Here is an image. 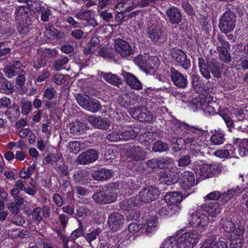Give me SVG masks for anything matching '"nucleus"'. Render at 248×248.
<instances>
[{
    "label": "nucleus",
    "instance_id": "nucleus-1",
    "mask_svg": "<svg viewBox=\"0 0 248 248\" xmlns=\"http://www.w3.org/2000/svg\"><path fill=\"white\" fill-rule=\"evenodd\" d=\"M199 235L196 231L185 232L177 239L172 237L166 239L161 248H192L198 242Z\"/></svg>",
    "mask_w": 248,
    "mask_h": 248
},
{
    "label": "nucleus",
    "instance_id": "nucleus-2",
    "mask_svg": "<svg viewBox=\"0 0 248 248\" xmlns=\"http://www.w3.org/2000/svg\"><path fill=\"white\" fill-rule=\"evenodd\" d=\"M181 201V196L177 192L166 194L159 203L158 214L162 216H165L169 214L170 209H178V205L176 203L180 202Z\"/></svg>",
    "mask_w": 248,
    "mask_h": 248
},
{
    "label": "nucleus",
    "instance_id": "nucleus-3",
    "mask_svg": "<svg viewBox=\"0 0 248 248\" xmlns=\"http://www.w3.org/2000/svg\"><path fill=\"white\" fill-rule=\"evenodd\" d=\"M198 66L201 75L207 79L211 78L210 72L216 78H218L221 76V71L217 63L208 64L207 61L201 57L198 58Z\"/></svg>",
    "mask_w": 248,
    "mask_h": 248
},
{
    "label": "nucleus",
    "instance_id": "nucleus-4",
    "mask_svg": "<svg viewBox=\"0 0 248 248\" xmlns=\"http://www.w3.org/2000/svg\"><path fill=\"white\" fill-rule=\"evenodd\" d=\"M236 22V16L232 11H228L221 16L219 21V28L222 32L227 34L234 29Z\"/></svg>",
    "mask_w": 248,
    "mask_h": 248
},
{
    "label": "nucleus",
    "instance_id": "nucleus-5",
    "mask_svg": "<svg viewBox=\"0 0 248 248\" xmlns=\"http://www.w3.org/2000/svg\"><path fill=\"white\" fill-rule=\"evenodd\" d=\"M159 195L158 188L152 186H149L142 188L139 193V200L143 203H150L155 200Z\"/></svg>",
    "mask_w": 248,
    "mask_h": 248
},
{
    "label": "nucleus",
    "instance_id": "nucleus-6",
    "mask_svg": "<svg viewBox=\"0 0 248 248\" xmlns=\"http://www.w3.org/2000/svg\"><path fill=\"white\" fill-rule=\"evenodd\" d=\"M172 59L185 70L188 69L191 65L190 60L187 59L184 51L180 49H172L170 53Z\"/></svg>",
    "mask_w": 248,
    "mask_h": 248
},
{
    "label": "nucleus",
    "instance_id": "nucleus-7",
    "mask_svg": "<svg viewBox=\"0 0 248 248\" xmlns=\"http://www.w3.org/2000/svg\"><path fill=\"white\" fill-rule=\"evenodd\" d=\"M169 75L174 85L178 88L185 89L187 87L188 83L187 76L184 75L175 68L170 67Z\"/></svg>",
    "mask_w": 248,
    "mask_h": 248
},
{
    "label": "nucleus",
    "instance_id": "nucleus-8",
    "mask_svg": "<svg viewBox=\"0 0 248 248\" xmlns=\"http://www.w3.org/2000/svg\"><path fill=\"white\" fill-rule=\"evenodd\" d=\"M93 200L97 203L109 204L115 201V197L108 189H102L95 192L92 196Z\"/></svg>",
    "mask_w": 248,
    "mask_h": 248
},
{
    "label": "nucleus",
    "instance_id": "nucleus-9",
    "mask_svg": "<svg viewBox=\"0 0 248 248\" xmlns=\"http://www.w3.org/2000/svg\"><path fill=\"white\" fill-rule=\"evenodd\" d=\"M153 61L155 62L154 65H157L158 64L159 61L157 57H153L150 58L149 57H146L140 55L136 59L137 64L141 70L146 73H149L151 70L154 69V66L152 65Z\"/></svg>",
    "mask_w": 248,
    "mask_h": 248
},
{
    "label": "nucleus",
    "instance_id": "nucleus-10",
    "mask_svg": "<svg viewBox=\"0 0 248 248\" xmlns=\"http://www.w3.org/2000/svg\"><path fill=\"white\" fill-rule=\"evenodd\" d=\"M127 157L132 161H140L145 159L147 153L145 149L139 146H133L129 148L126 152Z\"/></svg>",
    "mask_w": 248,
    "mask_h": 248
},
{
    "label": "nucleus",
    "instance_id": "nucleus-11",
    "mask_svg": "<svg viewBox=\"0 0 248 248\" xmlns=\"http://www.w3.org/2000/svg\"><path fill=\"white\" fill-rule=\"evenodd\" d=\"M179 172L178 169L171 167L169 169H166L161 177L162 182L169 186L177 183L179 180Z\"/></svg>",
    "mask_w": 248,
    "mask_h": 248
},
{
    "label": "nucleus",
    "instance_id": "nucleus-12",
    "mask_svg": "<svg viewBox=\"0 0 248 248\" xmlns=\"http://www.w3.org/2000/svg\"><path fill=\"white\" fill-rule=\"evenodd\" d=\"M124 222V216L117 212L112 213L108 218V227L113 231L116 232L122 229Z\"/></svg>",
    "mask_w": 248,
    "mask_h": 248
},
{
    "label": "nucleus",
    "instance_id": "nucleus-13",
    "mask_svg": "<svg viewBox=\"0 0 248 248\" xmlns=\"http://www.w3.org/2000/svg\"><path fill=\"white\" fill-rule=\"evenodd\" d=\"M221 171L220 167L215 164H204L200 167L199 173L203 178L213 177L215 173H219Z\"/></svg>",
    "mask_w": 248,
    "mask_h": 248
},
{
    "label": "nucleus",
    "instance_id": "nucleus-14",
    "mask_svg": "<svg viewBox=\"0 0 248 248\" xmlns=\"http://www.w3.org/2000/svg\"><path fill=\"white\" fill-rule=\"evenodd\" d=\"M98 157V153L95 150L89 149L79 154L77 161L80 164L86 165L94 162Z\"/></svg>",
    "mask_w": 248,
    "mask_h": 248
},
{
    "label": "nucleus",
    "instance_id": "nucleus-15",
    "mask_svg": "<svg viewBox=\"0 0 248 248\" xmlns=\"http://www.w3.org/2000/svg\"><path fill=\"white\" fill-rule=\"evenodd\" d=\"M132 116L140 122L150 121L153 119V114L148 109L141 106L137 107L132 110Z\"/></svg>",
    "mask_w": 248,
    "mask_h": 248
},
{
    "label": "nucleus",
    "instance_id": "nucleus-16",
    "mask_svg": "<svg viewBox=\"0 0 248 248\" xmlns=\"http://www.w3.org/2000/svg\"><path fill=\"white\" fill-rule=\"evenodd\" d=\"M115 49L123 57L129 56L133 52L130 45L126 41L121 39L115 41Z\"/></svg>",
    "mask_w": 248,
    "mask_h": 248
},
{
    "label": "nucleus",
    "instance_id": "nucleus-17",
    "mask_svg": "<svg viewBox=\"0 0 248 248\" xmlns=\"http://www.w3.org/2000/svg\"><path fill=\"white\" fill-rule=\"evenodd\" d=\"M168 20L171 24H178L182 20V14L177 7L173 6L166 11Z\"/></svg>",
    "mask_w": 248,
    "mask_h": 248
},
{
    "label": "nucleus",
    "instance_id": "nucleus-18",
    "mask_svg": "<svg viewBox=\"0 0 248 248\" xmlns=\"http://www.w3.org/2000/svg\"><path fill=\"white\" fill-rule=\"evenodd\" d=\"M195 177L193 172L186 171L182 174V178L180 182V187L187 191L194 184Z\"/></svg>",
    "mask_w": 248,
    "mask_h": 248
},
{
    "label": "nucleus",
    "instance_id": "nucleus-19",
    "mask_svg": "<svg viewBox=\"0 0 248 248\" xmlns=\"http://www.w3.org/2000/svg\"><path fill=\"white\" fill-rule=\"evenodd\" d=\"M200 208L211 217H215L218 216L222 210V206L217 202H210L208 204H203Z\"/></svg>",
    "mask_w": 248,
    "mask_h": 248
},
{
    "label": "nucleus",
    "instance_id": "nucleus-20",
    "mask_svg": "<svg viewBox=\"0 0 248 248\" xmlns=\"http://www.w3.org/2000/svg\"><path fill=\"white\" fill-rule=\"evenodd\" d=\"M88 121L92 124L95 127L106 129L110 125V123L106 118L97 117L95 116H90L88 117Z\"/></svg>",
    "mask_w": 248,
    "mask_h": 248
},
{
    "label": "nucleus",
    "instance_id": "nucleus-21",
    "mask_svg": "<svg viewBox=\"0 0 248 248\" xmlns=\"http://www.w3.org/2000/svg\"><path fill=\"white\" fill-rule=\"evenodd\" d=\"M122 75L124 77L127 83L133 89L140 90L142 89V84L140 81L133 74L125 71H122Z\"/></svg>",
    "mask_w": 248,
    "mask_h": 248
},
{
    "label": "nucleus",
    "instance_id": "nucleus-22",
    "mask_svg": "<svg viewBox=\"0 0 248 248\" xmlns=\"http://www.w3.org/2000/svg\"><path fill=\"white\" fill-rule=\"evenodd\" d=\"M36 11L41 14L40 18L43 22H48L54 17L53 11L48 7L45 8L40 0H38V7L36 8Z\"/></svg>",
    "mask_w": 248,
    "mask_h": 248
},
{
    "label": "nucleus",
    "instance_id": "nucleus-23",
    "mask_svg": "<svg viewBox=\"0 0 248 248\" xmlns=\"http://www.w3.org/2000/svg\"><path fill=\"white\" fill-rule=\"evenodd\" d=\"M112 173L111 170L109 169L101 168L93 171L91 176L94 180L103 181L109 179L112 176Z\"/></svg>",
    "mask_w": 248,
    "mask_h": 248
},
{
    "label": "nucleus",
    "instance_id": "nucleus-24",
    "mask_svg": "<svg viewBox=\"0 0 248 248\" xmlns=\"http://www.w3.org/2000/svg\"><path fill=\"white\" fill-rule=\"evenodd\" d=\"M191 221L196 227H204L209 222L208 216L204 214L195 213L191 215Z\"/></svg>",
    "mask_w": 248,
    "mask_h": 248
},
{
    "label": "nucleus",
    "instance_id": "nucleus-25",
    "mask_svg": "<svg viewBox=\"0 0 248 248\" xmlns=\"http://www.w3.org/2000/svg\"><path fill=\"white\" fill-rule=\"evenodd\" d=\"M69 128L71 133L79 135L85 132L87 126L85 123L75 121L69 124Z\"/></svg>",
    "mask_w": 248,
    "mask_h": 248
},
{
    "label": "nucleus",
    "instance_id": "nucleus-26",
    "mask_svg": "<svg viewBox=\"0 0 248 248\" xmlns=\"http://www.w3.org/2000/svg\"><path fill=\"white\" fill-rule=\"evenodd\" d=\"M140 205V201L136 197L124 200L120 203V208L125 211H129Z\"/></svg>",
    "mask_w": 248,
    "mask_h": 248
},
{
    "label": "nucleus",
    "instance_id": "nucleus-27",
    "mask_svg": "<svg viewBox=\"0 0 248 248\" xmlns=\"http://www.w3.org/2000/svg\"><path fill=\"white\" fill-rule=\"evenodd\" d=\"M221 229L226 232H234L235 229V224L230 217H222L220 220Z\"/></svg>",
    "mask_w": 248,
    "mask_h": 248
},
{
    "label": "nucleus",
    "instance_id": "nucleus-28",
    "mask_svg": "<svg viewBox=\"0 0 248 248\" xmlns=\"http://www.w3.org/2000/svg\"><path fill=\"white\" fill-rule=\"evenodd\" d=\"M0 89L2 93L9 94L13 91L14 85L3 75L0 74Z\"/></svg>",
    "mask_w": 248,
    "mask_h": 248
},
{
    "label": "nucleus",
    "instance_id": "nucleus-29",
    "mask_svg": "<svg viewBox=\"0 0 248 248\" xmlns=\"http://www.w3.org/2000/svg\"><path fill=\"white\" fill-rule=\"evenodd\" d=\"M101 76L106 81L113 85L118 86L122 83L120 78L116 75L111 73L102 72Z\"/></svg>",
    "mask_w": 248,
    "mask_h": 248
},
{
    "label": "nucleus",
    "instance_id": "nucleus-30",
    "mask_svg": "<svg viewBox=\"0 0 248 248\" xmlns=\"http://www.w3.org/2000/svg\"><path fill=\"white\" fill-rule=\"evenodd\" d=\"M237 221L236 222L235 229L234 234L237 236V237H242L243 238V234L245 232V221L244 218L239 215H236Z\"/></svg>",
    "mask_w": 248,
    "mask_h": 248
},
{
    "label": "nucleus",
    "instance_id": "nucleus-31",
    "mask_svg": "<svg viewBox=\"0 0 248 248\" xmlns=\"http://www.w3.org/2000/svg\"><path fill=\"white\" fill-rule=\"evenodd\" d=\"M30 10L26 6H17L16 9L15 15L16 20L26 21L27 18H31L29 17Z\"/></svg>",
    "mask_w": 248,
    "mask_h": 248
},
{
    "label": "nucleus",
    "instance_id": "nucleus-32",
    "mask_svg": "<svg viewBox=\"0 0 248 248\" xmlns=\"http://www.w3.org/2000/svg\"><path fill=\"white\" fill-rule=\"evenodd\" d=\"M147 35L152 41L157 42L162 36V31L158 27L150 26L147 28Z\"/></svg>",
    "mask_w": 248,
    "mask_h": 248
},
{
    "label": "nucleus",
    "instance_id": "nucleus-33",
    "mask_svg": "<svg viewBox=\"0 0 248 248\" xmlns=\"http://www.w3.org/2000/svg\"><path fill=\"white\" fill-rule=\"evenodd\" d=\"M230 47L217 46V50L218 52L220 59L224 62L229 63L232 61V57L229 52Z\"/></svg>",
    "mask_w": 248,
    "mask_h": 248
},
{
    "label": "nucleus",
    "instance_id": "nucleus-34",
    "mask_svg": "<svg viewBox=\"0 0 248 248\" xmlns=\"http://www.w3.org/2000/svg\"><path fill=\"white\" fill-rule=\"evenodd\" d=\"M102 109V105L96 99L91 97L85 109L92 113H96Z\"/></svg>",
    "mask_w": 248,
    "mask_h": 248
},
{
    "label": "nucleus",
    "instance_id": "nucleus-35",
    "mask_svg": "<svg viewBox=\"0 0 248 248\" xmlns=\"http://www.w3.org/2000/svg\"><path fill=\"white\" fill-rule=\"evenodd\" d=\"M225 140V135L221 131H215L210 137V142L213 145H219L222 144Z\"/></svg>",
    "mask_w": 248,
    "mask_h": 248
},
{
    "label": "nucleus",
    "instance_id": "nucleus-36",
    "mask_svg": "<svg viewBox=\"0 0 248 248\" xmlns=\"http://www.w3.org/2000/svg\"><path fill=\"white\" fill-rule=\"evenodd\" d=\"M84 148V143L78 141H70L67 146L68 151L70 153L74 154H77Z\"/></svg>",
    "mask_w": 248,
    "mask_h": 248
},
{
    "label": "nucleus",
    "instance_id": "nucleus-37",
    "mask_svg": "<svg viewBox=\"0 0 248 248\" xmlns=\"http://www.w3.org/2000/svg\"><path fill=\"white\" fill-rule=\"evenodd\" d=\"M31 24V18H27L26 21L23 20L18 21V24L17 26V30L19 33L22 35L27 34L29 30V27Z\"/></svg>",
    "mask_w": 248,
    "mask_h": 248
},
{
    "label": "nucleus",
    "instance_id": "nucleus-38",
    "mask_svg": "<svg viewBox=\"0 0 248 248\" xmlns=\"http://www.w3.org/2000/svg\"><path fill=\"white\" fill-rule=\"evenodd\" d=\"M241 193V191L238 187L235 188H232L228 190L226 192H224L221 194V200L223 201V203L227 202L230 201L235 194H239Z\"/></svg>",
    "mask_w": 248,
    "mask_h": 248
},
{
    "label": "nucleus",
    "instance_id": "nucleus-39",
    "mask_svg": "<svg viewBox=\"0 0 248 248\" xmlns=\"http://www.w3.org/2000/svg\"><path fill=\"white\" fill-rule=\"evenodd\" d=\"M120 133L122 140L125 141L134 139L137 136V132L132 129H122Z\"/></svg>",
    "mask_w": 248,
    "mask_h": 248
},
{
    "label": "nucleus",
    "instance_id": "nucleus-40",
    "mask_svg": "<svg viewBox=\"0 0 248 248\" xmlns=\"http://www.w3.org/2000/svg\"><path fill=\"white\" fill-rule=\"evenodd\" d=\"M229 112L227 108H225L222 111H221L220 115L224 119L227 126L228 128H235V120L233 121L230 116L228 115V113Z\"/></svg>",
    "mask_w": 248,
    "mask_h": 248
},
{
    "label": "nucleus",
    "instance_id": "nucleus-41",
    "mask_svg": "<svg viewBox=\"0 0 248 248\" xmlns=\"http://www.w3.org/2000/svg\"><path fill=\"white\" fill-rule=\"evenodd\" d=\"M169 149V145L161 140H157L152 147V150L155 152H164L167 151Z\"/></svg>",
    "mask_w": 248,
    "mask_h": 248
},
{
    "label": "nucleus",
    "instance_id": "nucleus-42",
    "mask_svg": "<svg viewBox=\"0 0 248 248\" xmlns=\"http://www.w3.org/2000/svg\"><path fill=\"white\" fill-rule=\"evenodd\" d=\"M205 98L201 97H196L191 100L190 106L195 109H203L204 106L206 105Z\"/></svg>",
    "mask_w": 248,
    "mask_h": 248
},
{
    "label": "nucleus",
    "instance_id": "nucleus-43",
    "mask_svg": "<svg viewBox=\"0 0 248 248\" xmlns=\"http://www.w3.org/2000/svg\"><path fill=\"white\" fill-rule=\"evenodd\" d=\"M183 124L185 126L184 128L189 132L198 135L199 137L202 136L207 132L206 130H203L202 127L199 126H195L189 125L186 123H183Z\"/></svg>",
    "mask_w": 248,
    "mask_h": 248
},
{
    "label": "nucleus",
    "instance_id": "nucleus-44",
    "mask_svg": "<svg viewBox=\"0 0 248 248\" xmlns=\"http://www.w3.org/2000/svg\"><path fill=\"white\" fill-rule=\"evenodd\" d=\"M234 116L235 122H248L246 114L241 108H238L234 109Z\"/></svg>",
    "mask_w": 248,
    "mask_h": 248
},
{
    "label": "nucleus",
    "instance_id": "nucleus-45",
    "mask_svg": "<svg viewBox=\"0 0 248 248\" xmlns=\"http://www.w3.org/2000/svg\"><path fill=\"white\" fill-rule=\"evenodd\" d=\"M36 169V165L33 164L30 166L27 169H22L19 173L20 177L22 179H27L29 178L33 174Z\"/></svg>",
    "mask_w": 248,
    "mask_h": 248
},
{
    "label": "nucleus",
    "instance_id": "nucleus-46",
    "mask_svg": "<svg viewBox=\"0 0 248 248\" xmlns=\"http://www.w3.org/2000/svg\"><path fill=\"white\" fill-rule=\"evenodd\" d=\"M91 97L86 94L78 93L77 94L76 99L78 104L85 109V106H87Z\"/></svg>",
    "mask_w": 248,
    "mask_h": 248
},
{
    "label": "nucleus",
    "instance_id": "nucleus-47",
    "mask_svg": "<svg viewBox=\"0 0 248 248\" xmlns=\"http://www.w3.org/2000/svg\"><path fill=\"white\" fill-rule=\"evenodd\" d=\"M216 236L211 235L206 239L200 248H213L216 244Z\"/></svg>",
    "mask_w": 248,
    "mask_h": 248
},
{
    "label": "nucleus",
    "instance_id": "nucleus-48",
    "mask_svg": "<svg viewBox=\"0 0 248 248\" xmlns=\"http://www.w3.org/2000/svg\"><path fill=\"white\" fill-rule=\"evenodd\" d=\"M158 218L156 217H151L147 221L146 231L151 232L154 231L158 225Z\"/></svg>",
    "mask_w": 248,
    "mask_h": 248
},
{
    "label": "nucleus",
    "instance_id": "nucleus-49",
    "mask_svg": "<svg viewBox=\"0 0 248 248\" xmlns=\"http://www.w3.org/2000/svg\"><path fill=\"white\" fill-rule=\"evenodd\" d=\"M3 72L6 77L9 78L16 76L17 74L16 69L11 65H6L4 68Z\"/></svg>",
    "mask_w": 248,
    "mask_h": 248
},
{
    "label": "nucleus",
    "instance_id": "nucleus-50",
    "mask_svg": "<svg viewBox=\"0 0 248 248\" xmlns=\"http://www.w3.org/2000/svg\"><path fill=\"white\" fill-rule=\"evenodd\" d=\"M57 53L58 52L55 49L45 48L42 51L41 55L45 58L49 59L55 56Z\"/></svg>",
    "mask_w": 248,
    "mask_h": 248
},
{
    "label": "nucleus",
    "instance_id": "nucleus-51",
    "mask_svg": "<svg viewBox=\"0 0 248 248\" xmlns=\"http://www.w3.org/2000/svg\"><path fill=\"white\" fill-rule=\"evenodd\" d=\"M56 93V90L53 87H48L44 91V97L48 100H52L55 98Z\"/></svg>",
    "mask_w": 248,
    "mask_h": 248
},
{
    "label": "nucleus",
    "instance_id": "nucleus-52",
    "mask_svg": "<svg viewBox=\"0 0 248 248\" xmlns=\"http://www.w3.org/2000/svg\"><path fill=\"white\" fill-rule=\"evenodd\" d=\"M68 61L69 59L66 57L56 60L54 64V69L57 71L62 69Z\"/></svg>",
    "mask_w": 248,
    "mask_h": 248
},
{
    "label": "nucleus",
    "instance_id": "nucleus-53",
    "mask_svg": "<svg viewBox=\"0 0 248 248\" xmlns=\"http://www.w3.org/2000/svg\"><path fill=\"white\" fill-rule=\"evenodd\" d=\"M17 74L18 77L16 79V83L18 86L22 87L26 80V72L23 69H19L18 70Z\"/></svg>",
    "mask_w": 248,
    "mask_h": 248
},
{
    "label": "nucleus",
    "instance_id": "nucleus-54",
    "mask_svg": "<svg viewBox=\"0 0 248 248\" xmlns=\"http://www.w3.org/2000/svg\"><path fill=\"white\" fill-rule=\"evenodd\" d=\"M243 244L242 237H234L231 240L230 248H242Z\"/></svg>",
    "mask_w": 248,
    "mask_h": 248
},
{
    "label": "nucleus",
    "instance_id": "nucleus-55",
    "mask_svg": "<svg viewBox=\"0 0 248 248\" xmlns=\"http://www.w3.org/2000/svg\"><path fill=\"white\" fill-rule=\"evenodd\" d=\"M129 98L130 96L128 93H124L119 96L118 101L122 107H126L128 105Z\"/></svg>",
    "mask_w": 248,
    "mask_h": 248
},
{
    "label": "nucleus",
    "instance_id": "nucleus-56",
    "mask_svg": "<svg viewBox=\"0 0 248 248\" xmlns=\"http://www.w3.org/2000/svg\"><path fill=\"white\" fill-rule=\"evenodd\" d=\"M41 208L40 207H37L33 209L31 212V216L32 219L36 222H40L42 220V217L41 216Z\"/></svg>",
    "mask_w": 248,
    "mask_h": 248
},
{
    "label": "nucleus",
    "instance_id": "nucleus-57",
    "mask_svg": "<svg viewBox=\"0 0 248 248\" xmlns=\"http://www.w3.org/2000/svg\"><path fill=\"white\" fill-rule=\"evenodd\" d=\"M61 158V155L59 154H51L47 155L45 160L47 163L53 164L59 160Z\"/></svg>",
    "mask_w": 248,
    "mask_h": 248
},
{
    "label": "nucleus",
    "instance_id": "nucleus-58",
    "mask_svg": "<svg viewBox=\"0 0 248 248\" xmlns=\"http://www.w3.org/2000/svg\"><path fill=\"white\" fill-rule=\"evenodd\" d=\"M181 6L184 10L189 15H193L195 14V11L189 3L187 1H182Z\"/></svg>",
    "mask_w": 248,
    "mask_h": 248
},
{
    "label": "nucleus",
    "instance_id": "nucleus-59",
    "mask_svg": "<svg viewBox=\"0 0 248 248\" xmlns=\"http://www.w3.org/2000/svg\"><path fill=\"white\" fill-rule=\"evenodd\" d=\"M120 134V131H113L108 134L106 138L110 142H117L122 140Z\"/></svg>",
    "mask_w": 248,
    "mask_h": 248
},
{
    "label": "nucleus",
    "instance_id": "nucleus-60",
    "mask_svg": "<svg viewBox=\"0 0 248 248\" xmlns=\"http://www.w3.org/2000/svg\"><path fill=\"white\" fill-rule=\"evenodd\" d=\"M173 161V159L170 157H166L158 160V168L163 169L167 165L170 164Z\"/></svg>",
    "mask_w": 248,
    "mask_h": 248
},
{
    "label": "nucleus",
    "instance_id": "nucleus-61",
    "mask_svg": "<svg viewBox=\"0 0 248 248\" xmlns=\"http://www.w3.org/2000/svg\"><path fill=\"white\" fill-rule=\"evenodd\" d=\"M101 232V229L100 228H97L93 231L91 232L88 233L86 234V239L89 241H92L95 240L97 236Z\"/></svg>",
    "mask_w": 248,
    "mask_h": 248
},
{
    "label": "nucleus",
    "instance_id": "nucleus-62",
    "mask_svg": "<svg viewBox=\"0 0 248 248\" xmlns=\"http://www.w3.org/2000/svg\"><path fill=\"white\" fill-rule=\"evenodd\" d=\"M178 166L185 167L188 166L191 162L190 157L188 155H185L181 156L178 161Z\"/></svg>",
    "mask_w": 248,
    "mask_h": 248
},
{
    "label": "nucleus",
    "instance_id": "nucleus-63",
    "mask_svg": "<svg viewBox=\"0 0 248 248\" xmlns=\"http://www.w3.org/2000/svg\"><path fill=\"white\" fill-rule=\"evenodd\" d=\"M99 248H118V246L113 240H109L108 242L105 241L101 242L99 245Z\"/></svg>",
    "mask_w": 248,
    "mask_h": 248
},
{
    "label": "nucleus",
    "instance_id": "nucleus-64",
    "mask_svg": "<svg viewBox=\"0 0 248 248\" xmlns=\"http://www.w3.org/2000/svg\"><path fill=\"white\" fill-rule=\"evenodd\" d=\"M235 128L237 129L245 132L248 131V122H235Z\"/></svg>",
    "mask_w": 248,
    "mask_h": 248
}]
</instances>
